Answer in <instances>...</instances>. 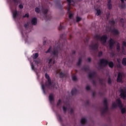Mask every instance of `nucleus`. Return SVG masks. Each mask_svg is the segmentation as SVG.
Returning a JSON list of instances; mask_svg holds the SVG:
<instances>
[{
	"label": "nucleus",
	"mask_w": 126,
	"mask_h": 126,
	"mask_svg": "<svg viewBox=\"0 0 126 126\" xmlns=\"http://www.w3.org/2000/svg\"><path fill=\"white\" fill-rule=\"evenodd\" d=\"M45 53L46 54L50 53L51 55V56L47 59L48 65L49 67H51L52 65L55 64V63H56V59L59 58V49L57 48H53L52 46H50Z\"/></svg>",
	"instance_id": "obj_1"
},
{
	"label": "nucleus",
	"mask_w": 126,
	"mask_h": 126,
	"mask_svg": "<svg viewBox=\"0 0 126 126\" xmlns=\"http://www.w3.org/2000/svg\"><path fill=\"white\" fill-rule=\"evenodd\" d=\"M117 62L120 63V60L119 59H117Z\"/></svg>",
	"instance_id": "obj_54"
},
{
	"label": "nucleus",
	"mask_w": 126,
	"mask_h": 126,
	"mask_svg": "<svg viewBox=\"0 0 126 126\" xmlns=\"http://www.w3.org/2000/svg\"><path fill=\"white\" fill-rule=\"evenodd\" d=\"M32 25H36L37 24V18H33L32 19Z\"/></svg>",
	"instance_id": "obj_17"
},
{
	"label": "nucleus",
	"mask_w": 126,
	"mask_h": 126,
	"mask_svg": "<svg viewBox=\"0 0 126 126\" xmlns=\"http://www.w3.org/2000/svg\"><path fill=\"white\" fill-rule=\"evenodd\" d=\"M81 62H82V60L81 59V58H79L78 60V62L77 63V65H78V66H79V65L81 64Z\"/></svg>",
	"instance_id": "obj_26"
},
{
	"label": "nucleus",
	"mask_w": 126,
	"mask_h": 126,
	"mask_svg": "<svg viewBox=\"0 0 126 126\" xmlns=\"http://www.w3.org/2000/svg\"><path fill=\"white\" fill-rule=\"evenodd\" d=\"M68 110H70V114H73V109H72L71 107H69Z\"/></svg>",
	"instance_id": "obj_36"
},
{
	"label": "nucleus",
	"mask_w": 126,
	"mask_h": 126,
	"mask_svg": "<svg viewBox=\"0 0 126 126\" xmlns=\"http://www.w3.org/2000/svg\"><path fill=\"white\" fill-rule=\"evenodd\" d=\"M49 99L50 102H53L54 101V94H51L49 95Z\"/></svg>",
	"instance_id": "obj_19"
},
{
	"label": "nucleus",
	"mask_w": 126,
	"mask_h": 126,
	"mask_svg": "<svg viewBox=\"0 0 126 126\" xmlns=\"http://www.w3.org/2000/svg\"><path fill=\"white\" fill-rule=\"evenodd\" d=\"M58 119L60 122H63V118H62V117H61V116H58Z\"/></svg>",
	"instance_id": "obj_43"
},
{
	"label": "nucleus",
	"mask_w": 126,
	"mask_h": 126,
	"mask_svg": "<svg viewBox=\"0 0 126 126\" xmlns=\"http://www.w3.org/2000/svg\"><path fill=\"white\" fill-rule=\"evenodd\" d=\"M117 103V106L121 109V113L122 114H125L126 113V108H123V104H122V101L120 99H117L116 100Z\"/></svg>",
	"instance_id": "obj_6"
},
{
	"label": "nucleus",
	"mask_w": 126,
	"mask_h": 126,
	"mask_svg": "<svg viewBox=\"0 0 126 126\" xmlns=\"http://www.w3.org/2000/svg\"><path fill=\"white\" fill-rule=\"evenodd\" d=\"M87 61L89 63H90V62H91V58H88Z\"/></svg>",
	"instance_id": "obj_49"
},
{
	"label": "nucleus",
	"mask_w": 126,
	"mask_h": 126,
	"mask_svg": "<svg viewBox=\"0 0 126 126\" xmlns=\"http://www.w3.org/2000/svg\"><path fill=\"white\" fill-rule=\"evenodd\" d=\"M112 0H107V8L111 10L112 9Z\"/></svg>",
	"instance_id": "obj_13"
},
{
	"label": "nucleus",
	"mask_w": 126,
	"mask_h": 126,
	"mask_svg": "<svg viewBox=\"0 0 126 126\" xmlns=\"http://www.w3.org/2000/svg\"><path fill=\"white\" fill-rule=\"evenodd\" d=\"M116 44V41L113 38H110L109 40V49L112 50L114 48V46Z\"/></svg>",
	"instance_id": "obj_10"
},
{
	"label": "nucleus",
	"mask_w": 126,
	"mask_h": 126,
	"mask_svg": "<svg viewBox=\"0 0 126 126\" xmlns=\"http://www.w3.org/2000/svg\"><path fill=\"white\" fill-rule=\"evenodd\" d=\"M72 54H73V55H74V54H75V51H72Z\"/></svg>",
	"instance_id": "obj_52"
},
{
	"label": "nucleus",
	"mask_w": 126,
	"mask_h": 126,
	"mask_svg": "<svg viewBox=\"0 0 126 126\" xmlns=\"http://www.w3.org/2000/svg\"><path fill=\"white\" fill-rule=\"evenodd\" d=\"M112 107L113 108H117V107H118V105L117 103H116V102H113L112 103Z\"/></svg>",
	"instance_id": "obj_32"
},
{
	"label": "nucleus",
	"mask_w": 126,
	"mask_h": 126,
	"mask_svg": "<svg viewBox=\"0 0 126 126\" xmlns=\"http://www.w3.org/2000/svg\"><path fill=\"white\" fill-rule=\"evenodd\" d=\"M31 66L32 69V70H35V67L34 66V65L33 64H31Z\"/></svg>",
	"instance_id": "obj_44"
},
{
	"label": "nucleus",
	"mask_w": 126,
	"mask_h": 126,
	"mask_svg": "<svg viewBox=\"0 0 126 126\" xmlns=\"http://www.w3.org/2000/svg\"><path fill=\"white\" fill-rule=\"evenodd\" d=\"M108 110L109 108L108 107V106H104V107L100 108V111L101 113V115H105V114L108 112Z\"/></svg>",
	"instance_id": "obj_9"
},
{
	"label": "nucleus",
	"mask_w": 126,
	"mask_h": 126,
	"mask_svg": "<svg viewBox=\"0 0 126 126\" xmlns=\"http://www.w3.org/2000/svg\"><path fill=\"white\" fill-rule=\"evenodd\" d=\"M117 81V82H122L123 81V74L122 73H118Z\"/></svg>",
	"instance_id": "obj_12"
},
{
	"label": "nucleus",
	"mask_w": 126,
	"mask_h": 126,
	"mask_svg": "<svg viewBox=\"0 0 126 126\" xmlns=\"http://www.w3.org/2000/svg\"><path fill=\"white\" fill-rule=\"evenodd\" d=\"M61 39H63V36L61 35Z\"/></svg>",
	"instance_id": "obj_56"
},
{
	"label": "nucleus",
	"mask_w": 126,
	"mask_h": 126,
	"mask_svg": "<svg viewBox=\"0 0 126 126\" xmlns=\"http://www.w3.org/2000/svg\"><path fill=\"white\" fill-rule=\"evenodd\" d=\"M63 111L64 113H66L67 108L65 107V106H63Z\"/></svg>",
	"instance_id": "obj_40"
},
{
	"label": "nucleus",
	"mask_w": 126,
	"mask_h": 126,
	"mask_svg": "<svg viewBox=\"0 0 126 126\" xmlns=\"http://www.w3.org/2000/svg\"><path fill=\"white\" fill-rule=\"evenodd\" d=\"M109 23H111V24H112V25H115V22L114 20L109 21Z\"/></svg>",
	"instance_id": "obj_33"
},
{
	"label": "nucleus",
	"mask_w": 126,
	"mask_h": 126,
	"mask_svg": "<svg viewBox=\"0 0 126 126\" xmlns=\"http://www.w3.org/2000/svg\"><path fill=\"white\" fill-rule=\"evenodd\" d=\"M107 82L109 84H112V79H111V77H108Z\"/></svg>",
	"instance_id": "obj_29"
},
{
	"label": "nucleus",
	"mask_w": 126,
	"mask_h": 126,
	"mask_svg": "<svg viewBox=\"0 0 126 126\" xmlns=\"http://www.w3.org/2000/svg\"><path fill=\"white\" fill-rule=\"evenodd\" d=\"M94 38L96 40L100 41L103 45H105L107 43V40H108V36L106 34H104L102 36H100V35L96 34L94 36Z\"/></svg>",
	"instance_id": "obj_3"
},
{
	"label": "nucleus",
	"mask_w": 126,
	"mask_h": 126,
	"mask_svg": "<svg viewBox=\"0 0 126 126\" xmlns=\"http://www.w3.org/2000/svg\"><path fill=\"white\" fill-rule=\"evenodd\" d=\"M82 70H84L85 71H89V66H84L82 68Z\"/></svg>",
	"instance_id": "obj_18"
},
{
	"label": "nucleus",
	"mask_w": 126,
	"mask_h": 126,
	"mask_svg": "<svg viewBox=\"0 0 126 126\" xmlns=\"http://www.w3.org/2000/svg\"><path fill=\"white\" fill-rule=\"evenodd\" d=\"M120 65H121L119 64V66H120Z\"/></svg>",
	"instance_id": "obj_59"
},
{
	"label": "nucleus",
	"mask_w": 126,
	"mask_h": 126,
	"mask_svg": "<svg viewBox=\"0 0 126 126\" xmlns=\"http://www.w3.org/2000/svg\"><path fill=\"white\" fill-rule=\"evenodd\" d=\"M60 6H61V7H63V6H62V5H61V4H60Z\"/></svg>",
	"instance_id": "obj_58"
},
{
	"label": "nucleus",
	"mask_w": 126,
	"mask_h": 126,
	"mask_svg": "<svg viewBox=\"0 0 126 126\" xmlns=\"http://www.w3.org/2000/svg\"><path fill=\"white\" fill-rule=\"evenodd\" d=\"M62 24H63V23L60 24V26L59 28V30H62L64 28Z\"/></svg>",
	"instance_id": "obj_34"
},
{
	"label": "nucleus",
	"mask_w": 126,
	"mask_h": 126,
	"mask_svg": "<svg viewBox=\"0 0 126 126\" xmlns=\"http://www.w3.org/2000/svg\"><path fill=\"white\" fill-rule=\"evenodd\" d=\"M22 35H23V32H22Z\"/></svg>",
	"instance_id": "obj_57"
},
{
	"label": "nucleus",
	"mask_w": 126,
	"mask_h": 126,
	"mask_svg": "<svg viewBox=\"0 0 126 126\" xmlns=\"http://www.w3.org/2000/svg\"><path fill=\"white\" fill-rule=\"evenodd\" d=\"M109 67H111V68H113V67H114V63H113V62L111 61V62H108V63Z\"/></svg>",
	"instance_id": "obj_22"
},
{
	"label": "nucleus",
	"mask_w": 126,
	"mask_h": 126,
	"mask_svg": "<svg viewBox=\"0 0 126 126\" xmlns=\"http://www.w3.org/2000/svg\"><path fill=\"white\" fill-rule=\"evenodd\" d=\"M26 17H27V18H28V17H29V14L27 13L23 16V18H25Z\"/></svg>",
	"instance_id": "obj_42"
},
{
	"label": "nucleus",
	"mask_w": 126,
	"mask_h": 126,
	"mask_svg": "<svg viewBox=\"0 0 126 126\" xmlns=\"http://www.w3.org/2000/svg\"><path fill=\"white\" fill-rule=\"evenodd\" d=\"M122 54H123V55H126V50H122Z\"/></svg>",
	"instance_id": "obj_48"
},
{
	"label": "nucleus",
	"mask_w": 126,
	"mask_h": 126,
	"mask_svg": "<svg viewBox=\"0 0 126 126\" xmlns=\"http://www.w3.org/2000/svg\"><path fill=\"white\" fill-rule=\"evenodd\" d=\"M67 2H68V6L67 8V13L69 14V18L71 19L72 16H73V14L70 13V5H71V2L74 3V1L73 0H67Z\"/></svg>",
	"instance_id": "obj_4"
},
{
	"label": "nucleus",
	"mask_w": 126,
	"mask_h": 126,
	"mask_svg": "<svg viewBox=\"0 0 126 126\" xmlns=\"http://www.w3.org/2000/svg\"><path fill=\"white\" fill-rule=\"evenodd\" d=\"M95 75H96V72H93L92 73H90L89 74L88 77L90 78V79H93L92 80V83L94 85H96V82L95 80H94V77H95Z\"/></svg>",
	"instance_id": "obj_8"
},
{
	"label": "nucleus",
	"mask_w": 126,
	"mask_h": 126,
	"mask_svg": "<svg viewBox=\"0 0 126 126\" xmlns=\"http://www.w3.org/2000/svg\"><path fill=\"white\" fill-rule=\"evenodd\" d=\"M109 61L106 59H102L99 60V65H100V66H102L103 67L107 66V65Z\"/></svg>",
	"instance_id": "obj_7"
},
{
	"label": "nucleus",
	"mask_w": 126,
	"mask_h": 126,
	"mask_svg": "<svg viewBox=\"0 0 126 126\" xmlns=\"http://www.w3.org/2000/svg\"><path fill=\"white\" fill-rule=\"evenodd\" d=\"M122 63L123 65H126V58L123 59Z\"/></svg>",
	"instance_id": "obj_25"
},
{
	"label": "nucleus",
	"mask_w": 126,
	"mask_h": 126,
	"mask_svg": "<svg viewBox=\"0 0 126 126\" xmlns=\"http://www.w3.org/2000/svg\"><path fill=\"white\" fill-rule=\"evenodd\" d=\"M13 1L15 3H18V1H17V0H13Z\"/></svg>",
	"instance_id": "obj_50"
},
{
	"label": "nucleus",
	"mask_w": 126,
	"mask_h": 126,
	"mask_svg": "<svg viewBox=\"0 0 126 126\" xmlns=\"http://www.w3.org/2000/svg\"><path fill=\"white\" fill-rule=\"evenodd\" d=\"M19 7L21 9H22L23 8V5L20 4L19 5Z\"/></svg>",
	"instance_id": "obj_47"
},
{
	"label": "nucleus",
	"mask_w": 126,
	"mask_h": 126,
	"mask_svg": "<svg viewBox=\"0 0 126 126\" xmlns=\"http://www.w3.org/2000/svg\"><path fill=\"white\" fill-rule=\"evenodd\" d=\"M111 32L114 34V35H119L120 34L119 31L115 29L111 30Z\"/></svg>",
	"instance_id": "obj_15"
},
{
	"label": "nucleus",
	"mask_w": 126,
	"mask_h": 126,
	"mask_svg": "<svg viewBox=\"0 0 126 126\" xmlns=\"http://www.w3.org/2000/svg\"><path fill=\"white\" fill-rule=\"evenodd\" d=\"M72 79L73 81H76L77 80V78L75 76H73L72 77Z\"/></svg>",
	"instance_id": "obj_39"
},
{
	"label": "nucleus",
	"mask_w": 126,
	"mask_h": 126,
	"mask_svg": "<svg viewBox=\"0 0 126 126\" xmlns=\"http://www.w3.org/2000/svg\"><path fill=\"white\" fill-rule=\"evenodd\" d=\"M35 11L36 12V13H40V8L36 7L35 8Z\"/></svg>",
	"instance_id": "obj_30"
},
{
	"label": "nucleus",
	"mask_w": 126,
	"mask_h": 126,
	"mask_svg": "<svg viewBox=\"0 0 126 126\" xmlns=\"http://www.w3.org/2000/svg\"><path fill=\"white\" fill-rule=\"evenodd\" d=\"M86 90H87L88 91H89V90H90V87H89V86H87L86 87Z\"/></svg>",
	"instance_id": "obj_46"
},
{
	"label": "nucleus",
	"mask_w": 126,
	"mask_h": 126,
	"mask_svg": "<svg viewBox=\"0 0 126 126\" xmlns=\"http://www.w3.org/2000/svg\"><path fill=\"white\" fill-rule=\"evenodd\" d=\"M42 11L43 14H44V18H45L46 20H51L52 16L51 15H47V13H48V11H49V9H48V8L42 7Z\"/></svg>",
	"instance_id": "obj_5"
},
{
	"label": "nucleus",
	"mask_w": 126,
	"mask_h": 126,
	"mask_svg": "<svg viewBox=\"0 0 126 126\" xmlns=\"http://www.w3.org/2000/svg\"><path fill=\"white\" fill-rule=\"evenodd\" d=\"M61 103H62V100L59 99L58 100V102H57V107H59L60 105H61Z\"/></svg>",
	"instance_id": "obj_37"
},
{
	"label": "nucleus",
	"mask_w": 126,
	"mask_h": 126,
	"mask_svg": "<svg viewBox=\"0 0 126 126\" xmlns=\"http://www.w3.org/2000/svg\"><path fill=\"white\" fill-rule=\"evenodd\" d=\"M19 15V12L17 11V10H15L14 12L13 13V17L14 19H15L17 16Z\"/></svg>",
	"instance_id": "obj_14"
},
{
	"label": "nucleus",
	"mask_w": 126,
	"mask_h": 126,
	"mask_svg": "<svg viewBox=\"0 0 126 126\" xmlns=\"http://www.w3.org/2000/svg\"><path fill=\"white\" fill-rule=\"evenodd\" d=\"M103 56V52L102 51H99L98 52V57L99 58L102 57Z\"/></svg>",
	"instance_id": "obj_35"
},
{
	"label": "nucleus",
	"mask_w": 126,
	"mask_h": 126,
	"mask_svg": "<svg viewBox=\"0 0 126 126\" xmlns=\"http://www.w3.org/2000/svg\"><path fill=\"white\" fill-rule=\"evenodd\" d=\"M90 47L92 50H93L94 51H96L98 50V48H99V43H96L94 45H91L90 46Z\"/></svg>",
	"instance_id": "obj_11"
},
{
	"label": "nucleus",
	"mask_w": 126,
	"mask_h": 126,
	"mask_svg": "<svg viewBox=\"0 0 126 126\" xmlns=\"http://www.w3.org/2000/svg\"><path fill=\"white\" fill-rule=\"evenodd\" d=\"M125 47H126V42L125 41H123L122 43V50H125Z\"/></svg>",
	"instance_id": "obj_23"
},
{
	"label": "nucleus",
	"mask_w": 126,
	"mask_h": 126,
	"mask_svg": "<svg viewBox=\"0 0 126 126\" xmlns=\"http://www.w3.org/2000/svg\"><path fill=\"white\" fill-rule=\"evenodd\" d=\"M81 20V18L79 17H76V22H79Z\"/></svg>",
	"instance_id": "obj_41"
},
{
	"label": "nucleus",
	"mask_w": 126,
	"mask_h": 126,
	"mask_svg": "<svg viewBox=\"0 0 126 126\" xmlns=\"http://www.w3.org/2000/svg\"><path fill=\"white\" fill-rule=\"evenodd\" d=\"M59 76L60 78H63V77H66V76H67V75H66V74L65 73H63L62 72H61L59 73Z\"/></svg>",
	"instance_id": "obj_16"
},
{
	"label": "nucleus",
	"mask_w": 126,
	"mask_h": 126,
	"mask_svg": "<svg viewBox=\"0 0 126 126\" xmlns=\"http://www.w3.org/2000/svg\"><path fill=\"white\" fill-rule=\"evenodd\" d=\"M45 78L47 79V82L45 85H42V90L44 93V94H47V92H46V87H48L50 88V86H52V81H51V78L50 77V75L47 73H45Z\"/></svg>",
	"instance_id": "obj_2"
},
{
	"label": "nucleus",
	"mask_w": 126,
	"mask_h": 126,
	"mask_svg": "<svg viewBox=\"0 0 126 126\" xmlns=\"http://www.w3.org/2000/svg\"><path fill=\"white\" fill-rule=\"evenodd\" d=\"M96 15L97 16H99V15H101V10L100 9H97L96 10Z\"/></svg>",
	"instance_id": "obj_24"
},
{
	"label": "nucleus",
	"mask_w": 126,
	"mask_h": 126,
	"mask_svg": "<svg viewBox=\"0 0 126 126\" xmlns=\"http://www.w3.org/2000/svg\"><path fill=\"white\" fill-rule=\"evenodd\" d=\"M29 25V24L28 23L25 24L24 25V27H25L26 29H27V27H28Z\"/></svg>",
	"instance_id": "obj_45"
},
{
	"label": "nucleus",
	"mask_w": 126,
	"mask_h": 126,
	"mask_svg": "<svg viewBox=\"0 0 126 126\" xmlns=\"http://www.w3.org/2000/svg\"><path fill=\"white\" fill-rule=\"evenodd\" d=\"M117 50L119 52V51L121 50V46H120L119 43H118L117 46Z\"/></svg>",
	"instance_id": "obj_38"
},
{
	"label": "nucleus",
	"mask_w": 126,
	"mask_h": 126,
	"mask_svg": "<svg viewBox=\"0 0 126 126\" xmlns=\"http://www.w3.org/2000/svg\"><path fill=\"white\" fill-rule=\"evenodd\" d=\"M93 96H95V93L94 92V93H93Z\"/></svg>",
	"instance_id": "obj_53"
},
{
	"label": "nucleus",
	"mask_w": 126,
	"mask_h": 126,
	"mask_svg": "<svg viewBox=\"0 0 126 126\" xmlns=\"http://www.w3.org/2000/svg\"><path fill=\"white\" fill-rule=\"evenodd\" d=\"M99 83H100V84H101V85H103L104 84V81H103V79H99Z\"/></svg>",
	"instance_id": "obj_31"
},
{
	"label": "nucleus",
	"mask_w": 126,
	"mask_h": 126,
	"mask_svg": "<svg viewBox=\"0 0 126 126\" xmlns=\"http://www.w3.org/2000/svg\"><path fill=\"white\" fill-rule=\"evenodd\" d=\"M87 104H89V101H87Z\"/></svg>",
	"instance_id": "obj_55"
},
{
	"label": "nucleus",
	"mask_w": 126,
	"mask_h": 126,
	"mask_svg": "<svg viewBox=\"0 0 126 126\" xmlns=\"http://www.w3.org/2000/svg\"><path fill=\"white\" fill-rule=\"evenodd\" d=\"M38 57H39V54L38 53H35L34 54H33V59H36Z\"/></svg>",
	"instance_id": "obj_27"
},
{
	"label": "nucleus",
	"mask_w": 126,
	"mask_h": 126,
	"mask_svg": "<svg viewBox=\"0 0 126 126\" xmlns=\"http://www.w3.org/2000/svg\"><path fill=\"white\" fill-rule=\"evenodd\" d=\"M86 122H87V120H86V119L85 118H82L81 120V124L82 125H85V124H86Z\"/></svg>",
	"instance_id": "obj_21"
},
{
	"label": "nucleus",
	"mask_w": 126,
	"mask_h": 126,
	"mask_svg": "<svg viewBox=\"0 0 126 126\" xmlns=\"http://www.w3.org/2000/svg\"><path fill=\"white\" fill-rule=\"evenodd\" d=\"M39 62L38 61H37V60H36V61H35V63H36V64H39Z\"/></svg>",
	"instance_id": "obj_51"
},
{
	"label": "nucleus",
	"mask_w": 126,
	"mask_h": 126,
	"mask_svg": "<svg viewBox=\"0 0 126 126\" xmlns=\"http://www.w3.org/2000/svg\"><path fill=\"white\" fill-rule=\"evenodd\" d=\"M76 93H77V90L75 88H73L71 91L72 95H76Z\"/></svg>",
	"instance_id": "obj_20"
},
{
	"label": "nucleus",
	"mask_w": 126,
	"mask_h": 126,
	"mask_svg": "<svg viewBox=\"0 0 126 126\" xmlns=\"http://www.w3.org/2000/svg\"><path fill=\"white\" fill-rule=\"evenodd\" d=\"M104 106H108V102L107 101V99H104L103 100Z\"/></svg>",
	"instance_id": "obj_28"
}]
</instances>
